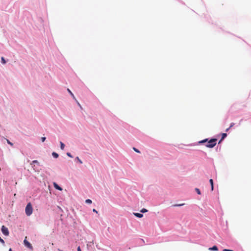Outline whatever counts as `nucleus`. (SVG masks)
I'll use <instances>...</instances> for the list:
<instances>
[{
  "label": "nucleus",
  "mask_w": 251,
  "mask_h": 251,
  "mask_svg": "<svg viewBox=\"0 0 251 251\" xmlns=\"http://www.w3.org/2000/svg\"><path fill=\"white\" fill-rule=\"evenodd\" d=\"M1 232L5 236H8L9 235L8 229L4 226H2V227H1Z\"/></svg>",
  "instance_id": "7ed1b4c3"
},
{
  "label": "nucleus",
  "mask_w": 251,
  "mask_h": 251,
  "mask_svg": "<svg viewBox=\"0 0 251 251\" xmlns=\"http://www.w3.org/2000/svg\"><path fill=\"white\" fill-rule=\"evenodd\" d=\"M58 251H62V250H61L60 249H58Z\"/></svg>",
  "instance_id": "2f4dec72"
},
{
  "label": "nucleus",
  "mask_w": 251,
  "mask_h": 251,
  "mask_svg": "<svg viewBox=\"0 0 251 251\" xmlns=\"http://www.w3.org/2000/svg\"><path fill=\"white\" fill-rule=\"evenodd\" d=\"M52 156L54 157H55L56 158L58 157V154L57 153L55 152H53L52 153Z\"/></svg>",
  "instance_id": "9b49d317"
},
{
  "label": "nucleus",
  "mask_w": 251,
  "mask_h": 251,
  "mask_svg": "<svg viewBox=\"0 0 251 251\" xmlns=\"http://www.w3.org/2000/svg\"><path fill=\"white\" fill-rule=\"evenodd\" d=\"M209 182L210 183V185H211V191H213V188H214V186H213V180L212 179H210L209 180Z\"/></svg>",
  "instance_id": "0eeeda50"
},
{
  "label": "nucleus",
  "mask_w": 251,
  "mask_h": 251,
  "mask_svg": "<svg viewBox=\"0 0 251 251\" xmlns=\"http://www.w3.org/2000/svg\"><path fill=\"white\" fill-rule=\"evenodd\" d=\"M134 215L138 217V218H142L143 217V215L142 214H141V213H134Z\"/></svg>",
  "instance_id": "423d86ee"
},
{
  "label": "nucleus",
  "mask_w": 251,
  "mask_h": 251,
  "mask_svg": "<svg viewBox=\"0 0 251 251\" xmlns=\"http://www.w3.org/2000/svg\"><path fill=\"white\" fill-rule=\"evenodd\" d=\"M133 150L134 151H135L136 152H138V153H139L140 152V151L137 150V149H136L135 148H133Z\"/></svg>",
  "instance_id": "412c9836"
},
{
  "label": "nucleus",
  "mask_w": 251,
  "mask_h": 251,
  "mask_svg": "<svg viewBox=\"0 0 251 251\" xmlns=\"http://www.w3.org/2000/svg\"><path fill=\"white\" fill-rule=\"evenodd\" d=\"M234 125V123H231V125H230V127H229V128H227V129H226V131H228V129H229L230 128H231V127H232V126H233V125Z\"/></svg>",
  "instance_id": "aec40b11"
},
{
  "label": "nucleus",
  "mask_w": 251,
  "mask_h": 251,
  "mask_svg": "<svg viewBox=\"0 0 251 251\" xmlns=\"http://www.w3.org/2000/svg\"><path fill=\"white\" fill-rule=\"evenodd\" d=\"M223 251H234L233 250H229V249H224Z\"/></svg>",
  "instance_id": "393cba45"
},
{
  "label": "nucleus",
  "mask_w": 251,
  "mask_h": 251,
  "mask_svg": "<svg viewBox=\"0 0 251 251\" xmlns=\"http://www.w3.org/2000/svg\"><path fill=\"white\" fill-rule=\"evenodd\" d=\"M32 168H33V170H35V171H36V169H35V165H33V166H32Z\"/></svg>",
  "instance_id": "c85d7f7f"
},
{
  "label": "nucleus",
  "mask_w": 251,
  "mask_h": 251,
  "mask_svg": "<svg viewBox=\"0 0 251 251\" xmlns=\"http://www.w3.org/2000/svg\"><path fill=\"white\" fill-rule=\"evenodd\" d=\"M9 251H12V249H10L9 250Z\"/></svg>",
  "instance_id": "7c9ffc66"
},
{
  "label": "nucleus",
  "mask_w": 251,
  "mask_h": 251,
  "mask_svg": "<svg viewBox=\"0 0 251 251\" xmlns=\"http://www.w3.org/2000/svg\"><path fill=\"white\" fill-rule=\"evenodd\" d=\"M25 214L27 216L31 215L33 212V208L30 202L27 203L25 209Z\"/></svg>",
  "instance_id": "f03ea898"
},
{
  "label": "nucleus",
  "mask_w": 251,
  "mask_h": 251,
  "mask_svg": "<svg viewBox=\"0 0 251 251\" xmlns=\"http://www.w3.org/2000/svg\"><path fill=\"white\" fill-rule=\"evenodd\" d=\"M227 136V134L226 133H223L222 135V138L221 139V141H222L225 138H226Z\"/></svg>",
  "instance_id": "f8f14e48"
},
{
  "label": "nucleus",
  "mask_w": 251,
  "mask_h": 251,
  "mask_svg": "<svg viewBox=\"0 0 251 251\" xmlns=\"http://www.w3.org/2000/svg\"><path fill=\"white\" fill-rule=\"evenodd\" d=\"M86 203L88 204H91L92 203V201L90 199H87L85 201Z\"/></svg>",
  "instance_id": "4468645a"
},
{
  "label": "nucleus",
  "mask_w": 251,
  "mask_h": 251,
  "mask_svg": "<svg viewBox=\"0 0 251 251\" xmlns=\"http://www.w3.org/2000/svg\"><path fill=\"white\" fill-rule=\"evenodd\" d=\"M67 91H68V92L70 94V95L72 96V97L73 98V99H75V97L74 95V94H73V93L70 91V90L69 89H67Z\"/></svg>",
  "instance_id": "9d476101"
},
{
  "label": "nucleus",
  "mask_w": 251,
  "mask_h": 251,
  "mask_svg": "<svg viewBox=\"0 0 251 251\" xmlns=\"http://www.w3.org/2000/svg\"><path fill=\"white\" fill-rule=\"evenodd\" d=\"M0 242L1 244H2L3 245H4V244H5L4 241L2 238H1L0 237Z\"/></svg>",
  "instance_id": "a211bd4d"
},
{
  "label": "nucleus",
  "mask_w": 251,
  "mask_h": 251,
  "mask_svg": "<svg viewBox=\"0 0 251 251\" xmlns=\"http://www.w3.org/2000/svg\"><path fill=\"white\" fill-rule=\"evenodd\" d=\"M93 211L94 212H96L97 213H98V211L95 209H93Z\"/></svg>",
  "instance_id": "cd10ccee"
},
{
  "label": "nucleus",
  "mask_w": 251,
  "mask_h": 251,
  "mask_svg": "<svg viewBox=\"0 0 251 251\" xmlns=\"http://www.w3.org/2000/svg\"><path fill=\"white\" fill-rule=\"evenodd\" d=\"M184 204H176V205H175V206H182V205H183Z\"/></svg>",
  "instance_id": "a878e982"
},
{
  "label": "nucleus",
  "mask_w": 251,
  "mask_h": 251,
  "mask_svg": "<svg viewBox=\"0 0 251 251\" xmlns=\"http://www.w3.org/2000/svg\"><path fill=\"white\" fill-rule=\"evenodd\" d=\"M26 237H25V239L24 240V245L27 247L28 248V249H31V250H32L33 249V247L31 245V244L26 240Z\"/></svg>",
  "instance_id": "20e7f679"
},
{
  "label": "nucleus",
  "mask_w": 251,
  "mask_h": 251,
  "mask_svg": "<svg viewBox=\"0 0 251 251\" xmlns=\"http://www.w3.org/2000/svg\"><path fill=\"white\" fill-rule=\"evenodd\" d=\"M1 62H2V63H3V64H5V63H6V61L5 60V59H4V57H1Z\"/></svg>",
  "instance_id": "dca6fc26"
},
{
  "label": "nucleus",
  "mask_w": 251,
  "mask_h": 251,
  "mask_svg": "<svg viewBox=\"0 0 251 251\" xmlns=\"http://www.w3.org/2000/svg\"><path fill=\"white\" fill-rule=\"evenodd\" d=\"M37 164V165H39V162L37 160H33L32 161V162L30 163L31 165H32L33 164Z\"/></svg>",
  "instance_id": "ddd939ff"
},
{
  "label": "nucleus",
  "mask_w": 251,
  "mask_h": 251,
  "mask_svg": "<svg viewBox=\"0 0 251 251\" xmlns=\"http://www.w3.org/2000/svg\"><path fill=\"white\" fill-rule=\"evenodd\" d=\"M60 148L61 150H64V147H65V145L64 143H63L62 142H60Z\"/></svg>",
  "instance_id": "1a4fd4ad"
},
{
  "label": "nucleus",
  "mask_w": 251,
  "mask_h": 251,
  "mask_svg": "<svg viewBox=\"0 0 251 251\" xmlns=\"http://www.w3.org/2000/svg\"><path fill=\"white\" fill-rule=\"evenodd\" d=\"M45 140H46V137H43L41 138V140L43 142H44L45 141Z\"/></svg>",
  "instance_id": "5701e85b"
},
{
  "label": "nucleus",
  "mask_w": 251,
  "mask_h": 251,
  "mask_svg": "<svg viewBox=\"0 0 251 251\" xmlns=\"http://www.w3.org/2000/svg\"><path fill=\"white\" fill-rule=\"evenodd\" d=\"M77 251H81V249L79 246L77 247Z\"/></svg>",
  "instance_id": "bb28decb"
},
{
  "label": "nucleus",
  "mask_w": 251,
  "mask_h": 251,
  "mask_svg": "<svg viewBox=\"0 0 251 251\" xmlns=\"http://www.w3.org/2000/svg\"><path fill=\"white\" fill-rule=\"evenodd\" d=\"M7 143L8 144L10 145L11 146L13 145V144L12 143H11L8 140H7Z\"/></svg>",
  "instance_id": "b1692460"
},
{
  "label": "nucleus",
  "mask_w": 251,
  "mask_h": 251,
  "mask_svg": "<svg viewBox=\"0 0 251 251\" xmlns=\"http://www.w3.org/2000/svg\"><path fill=\"white\" fill-rule=\"evenodd\" d=\"M76 159H77L78 160V161L79 162V163H80V164L82 163V161L78 157H76Z\"/></svg>",
  "instance_id": "6ab92c4d"
},
{
  "label": "nucleus",
  "mask_w": 251,
  "mask_h": 251,
  "mask_svg": "<svg viewBox=\"0 0 251 251\" xmlns=\"http://www.w3.org/2000/svg\"><path fill=\"white\" fill-rule=\"evenodd\" d=\"M147 211H148V210L146 209H145V208H143L141 210V212H142V213H145V212H147Z\"/></svg>",
  "instance_id": "f3484780"
},
{
  "label": "nucleus",
  "mask_w": 251,
  "mask_h": 251,
  "mask_svg": "<svg viewBox=\"0 0 251 251\" xmlns=\"http://www.w3.org/2000/svg\"><path fill=\"white\" fill-rule=\"evenodd\" d=\"M54 187L59 191H62V189L61 187H60L56 182H53V183Z\"/></svg>",
  "instance_id": "39448f33"
},
{
  "label": "nucleus",
  "mask_w": 251,
  "mask_h": 251,
  "mask_svg": "<svg viewBox=\"0 0 251 251\" xmlns=\"http://www.w3.org/2000/svg\"><path fill=\"white\" fill-rule=\"evenodd\" d=\"M195 190H196V191L197 192V193H198V194L200 195V194H201V191H200V189H198V188H196V189H195Z\"/></svg>",
  "instance_id": "2eb2a0df"
},
{
  "label": "nucleus",
  "mask_w": 251,
  "mask_h": 251,
  "mask_svg": "<svg viewBox=\"0 0 251 251\" xmlns=\"http://www.w3.org/2000/svg\"><path fill=\"white\" fill-rule=\"evenodd\" d=\"M78 104L81 108V106L80 104L78 102Z\"/></svg>",
  "instance_id": "c756f323"
},
{
  "label": "nucleus",
  "mask_w": 251,
  "mask_h": 251,
  "mask_svg": "<svg viewBox=\"0 0 251 251\" xmlns=\"http://www.w3.org/2000/svg\"><path fill=\"white\" fill-rule=\"evenodd\" d=\"M209 250L210 251H218V249L217 246H214L212 248H210Z\"/></svg>",
  "instance_id": "6e6552de"
},
{
  "label": "nucleus",
  "mask_w": 251,
  "mask_h": 251,
  "mask_svg": "<svg viewBox=\"0 0 251 251\" xmlns=\"http://www.w3.org/2000/svg\"><path fill=\"white\" fill-rule=\"evenodd\" d=\"M217 141V139L215 138L211 139L209 141L208 140V139H205L203 140L199 141V144L206 143L205 146L207 148H212L216 145Z\"/></svg>",
  "instance_id": "f257e3e1"
},
{
  "label": "nucleus",
  "mask_w": 251,
  "mask_h": 251,
  "mask_svg": "<svg viewBox=\"0 0 251 251\" xmlns=\"http://www.w3.org/2000/svg\"><path fill=\"white\" fill-rule=\"evenodd\" d=\"M221 142H222V141H221V140H220L219 143H220Z\"/></svg>",
  "instance_id": "473e14b6"
},
{
  "label": "nucleus",
  "mask_w": 251,
  "mask_h": 251,
  "mask_svg": "<svg viewBox=\"0 0 251 251\" xmlns=\"http://www.w3.org/2000/svg\"><path fill=\"white\" fill-rule=\"evenodd\" d=\"M67 155L70 157H73L72 155L70 152H67Z\"/></svg>",
  "instance_id": "4be33fe9"
}]
</instances>
